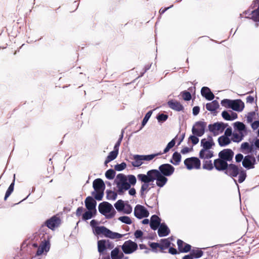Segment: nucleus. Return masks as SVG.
Instances as JSON below:
<instances>
[{
  "instance_id": "obj_34",
  "label": "nucleus",
  "mask_w": 259,
  "mask_h": 259,
  "mask_svg": "<svg viewBox=\"0 0 259 259\" xmlns=\"http://www.w3.org/2000/svg\"><path fill=\"white\" fill-rule=\"evenodd\" d=\"M118 154V153L116 151L113 150L110 152L105 161V164L107 165V163L115 159L117 157Z\"/></svg>"
},
{
  "instance_id": "obj_40",
  "label": "nucleus",
  "mask_w": 259,
  "mask_h": 259,
  "mask_svg": "<svg viewBox=\"0 0 259 259\" xmlns=\"http://www.w3.org/2000/svg\"><path fill=\"white\" fill-rule=\"evenodd\" d=\"M114 206L118 211H121L125 207V204L123 201L118 200L115 204Z\"/></svg>"
},
{
  "instance_id": "obj_49",
  "label": "nucleus",
  "mask_w": 259,
  "mask_h": 259,
  "mask_svg": "<svg viewBox=\"0 0 259 259\" xmlns=\"http://www.w3.org/2000/svg\"><path fill=\"white\" fill-rule=\"evenodd\" d=\"M126 167V164L125 162H122L120 164H117L115 165L114 168L117 171H121L125 169Z\"/></svg>"
},
{
  "instance_id": "obj_25",
  "label": "nucleus",
  "mask_w": 259,
  "mask_h": 259,
  "mask_svg": "<svg viewBox=\"0 0 259 259\" xmlns=\"http://www.w3.org/2000/svg\"><path fill=\"white\" fill-rule=\"evenodd\" d=\"M161 219L157 215H153L151 217L150 226L152 229L156 230L160 224Z\"/></svg>"
},
{
  "instance_id": "obj_50",
  "label": "nucleus",
  "mask_w": 259,
  "mask_h": 259,
  "mask_svg": "<svg viewBox=\"0 0 259 259\" xmlns=\"http://www.w3.org/2000/svg\"><path fill=\"white\" fill-rule=\"evenodd\" d=\"M168 118V115L164 114H159L157 116V119L159 122H164Z\"/></svg>"
},
{
  "instance_id": "obj_51",
  "label": "nucleus",
  "mask_w": 259,
  "mask_h": 259,
  "mask_svg": "<svg viewBox=\"0 0 259 259\" xmlns=\"http://www.w3.org/2000/svg\"><path fill=\"white\" fill-rule=\"evenodd\" d=\"M234 125L240 131H244L245 129V125L241 122H235Z\"/></svg>"
},
{
  "instance_id": "obj_44",
  "label": "nucleus",
  "mask_w": 259,
  "mask_h": 259,
  "mask_svg": "<svg viewBox=\"0 0 259 259\" xmlns=\"http://www.w3.org/2000/svg\"><path fill=\"white\" fill-rule=\"evenodd\" d=\"M243 135L242 134L234 133L232 138V140L234 142H239L242 140Z\"/></svg>"
},
{
  "instance_id": "obj_45",
  "label": "nucleus",
  "mask_w": 259,
  "mask_h": 259,
  "mask_svg": "<svg viewBox=\"0 0 259 259\" xmlns=\"http://www.w3.org/2000/svg\"><path fill=\"white\" fill-rule=\"evenodd\" d=\"M127 180L128 181V184H130L131 185L134 186L137 182V179L135 176L133 175H129L127 176Z\"/></svg>"
},
{
  "instance_id": "obj_3",
  "label": "nucleus",
  "mask_w": 259,
  "mask_h": 259,
  "mask_svg": "<svg viewBox=\"0 0 259 259\" xmlns=\"http://www.w3.org/2000/svg\"><path fill=\"white\" fill-rule=\"evenodd\" d=\"M98 208L99 212L106 215L107 219L112 218L116 213L112 205L108 202L105 201L100 203Z\"/></svg>"
},
{
  "instance_id": "obj_14",
  "label": "nucleus",
  "mask_w": 259,
  "mask_h": 259,
  "mask_svg": "<svg viewBox=\"0 0 259 259\" xmlns=\"http://www.w3.org/2000/svg\"><path fill=\"white\" fill-rule=\"evenodd\" d=\"M134 214L136 218L141 219L148 217L149 213L144 206L138 204L135 207Z\"/></svg>"
},
{
  "instance_id": "obj_39",
  "label": "nucleus",
  "mask_w": 259,
  "mask_h": 259,
  "mask_svg": "<svg viewBox=\"0 0 259 259\" xmlns=\"http://www.w3.org/2000/svg\"><path fill=\"white\" fill-rule=\"evenodd\" d=\"M95 214L93 210H88L82 214V219L83 220H88L91 219Z\"/></svg>"
},
{
  "instance_id": "obj_57",
  "label": "nucleus",
  "mask_w": 259,
  "mask_h": 259,
  "mask_svg": "<svg viewBox=\"0 0 259 259\" xmlns=\"http://www.w3.org/2000/svg\"><path fill=\"white\" fill-rule=\"evenodd\" d=\"M192 142L193 145H195L199 142V139L196 135L190 136L189 138Z\"/></svg>"
},
{
  "instance_id": "obj_41",
  "label": "nucleus",
  "mask_w": 259,
  "mask_h": 259,
  "mask_svg": "<svg viewBox=\"0 0 259 259\" xmlns=\"http://www.w3.org/2000/svg\"><path fill=\"white\" fill-rule=\"evenodd\" d=\"M107 199L108 200H115L117 197V193L112 190L107 191Z\"/></svg>"
},
{
  "instance_id": "obj_47",
  "label": "nucleus",
  "mask_w": 259,
  "mask_h": 259,
  "mask_svg": "<svg viewBox=\"0 0 259 259\" xmlns=\"http://www.w3.org/2000/svg\"><path fill=\"white\" fill-rule=\"evenodd\" d=\"M119 249L118 247H115L111 252V257L112 259H118Z\"/></svg>"
},
{
  "instance_id": "obj_10",
  "label": "nucleus",
  "mask_w": 259,
  "mask_h": 259,
  "mask_svg": "<svg viewBox=\"0 0 259 259\" xmlns=\"http://www.w3.org/2000/svg\"><path fill=\"white\" fill-rule=\"evenodd\" d=\"M228 125L223 122H216L208 125L209 131L213 134L214 136L222 133Z\"/></svg>"
},
{
  "instance_id": "obj_7",
  "label": "nucleus",
  "mask_w": 259,
  "mask_h": 259,
  "mask_svg": "<svg viewBox=\"0 0 259 259\" xmlns=\"http://www.w3.org/2000/svg\"><path fill=\"white\" fill-rule=\"evenodd\" d=\"M149 176V174L148 171L146 175L140 174L137 175L138 180L143 183L140 189V194L141 196L143 195L145 193H147L151 189L150 187H149V183L153 182L152 181L147 180L146 179V178L149 179L150 177Z\"/></svg>"
},
{
  "instance_id": "obj_31",
  "label": "nucleus",
  "mask_w": 259,
  "mask_h": 259,
  "mask_svg": "<svg viewBox=\"0 0 259 259\" xmlns=\"http://www.w3.org/2000/svg\"><path fill=\"white\" fill-rule=\"evenodd\" d=\"M218 143L221 147L225 146L231 143V140L228 137L222 136L218 138Z\"/></svg>"
},
{
  "instance_id": "obj_60",
  "label": "nucleus",
  "mask_w": 259,
  "mask_h": 259,
  "mask_svg": "<svg viewBox=\"0 0 259 259\" xmlns=\"http://www.w3.org/2000/svg\"><path fill=\"white\" fill-rule=\"evenodd\" d=\"M244 158V157H243V155L242 154H241V153L237 154L235 156L236 162H240L242 160V161L243 160Z\"/></svg>"
},
{
  "instance_id": "obj_12",
  "label": "nucleus",
  "mask_w": 259,
  "mask_h": 259,
  "mask_svg": "<svg viewBox=\"0 0 259 259\" xmlns=\"http://www.w3.org/2000/svg\"><path fill=\"white\" fill-rule=\"evenodd\" d=\"M184 164L188 169H199L201 166L199 158L194 157L186 158L184 160Z\"/></svg>"
},
{
  "instance_id": "obj_64",
  "label": "nucleus",
  "mask_w": 259,
  "mask_h": 259,
  "mask_svg": "<svg viewBox=\"0 0 259 259\" xmlns=\"http://www.w3.org/2000/svg\"><path fill=\"white\" fill-rule=\"evenodd\" d=\"M259 127V121L256 120L254 121L251 124V127L253 130H256Z\"/></svg>"
},
{
  "instance_id": "obj_43",
  "label": "nucleus",
  "mask_w": 259,
  "mask_h": 259,
  "mask_svg": "<svg viewBox=\"0 0 259 259\" xmlns=\"http://www.w3.org/2000/svg\"><path fill=\"white\" fill-rule=\"evenodd\" d=\"M115 175V171L112 169H108L105 173L106 177L109 179H113Z\"/></svg>"
},
{
  "instance_id": "obj_30",
  "label": "nucleus",
  "mask_w": 259,
  "mask_h": 259,
  "mask_svg": "<svg viewBox=\"0 0 259 259\" xmlns=\"http://www.w3.org/2000/svg\"><path fill=\"white\" fill-rule=\"evenodd\" d=\"M219 102L217 100H213L206 104V109L211 112H215L219 108Z\"/></svg>"
},
{
  "instance_id": "obj_4",
  "label": "nucleus",
  "mask_w": 259,
  "mask_h": 259,
  "mask_svg": "<svg viewBox=\"0 0 259 259\" xmlns=\"http://www.w3.org/2000/svg\"><path fill=\"white\" fill-rule=\"evenodd\" d=\"M96 233L98 235L102 234L105 237L112 239H120L123 235L113 232L104 226H98L95 228Z\"/></svg>"
},
{
  "instance_id": "obj_21",
  "label": "nucleus",
  "mask_w": 259,
  "mask_h": 259,
  "mask_svg": "<svg viewBox=\"0 0 259 259\" xmlns=\"http://www.w3.org/2000/svg\"><path fill=\"white\" fill-rule=\"evenodd\" d=\"M252 8H256L252 11L250 14V18L253 20L254 22L259 21V0H254L253 2Z\"/></svg>"
},
{
  "instance_id": "obj_9",
  "label": "nucleus",
  "mask_w": 259,
  "mask_h": 259,
  "mask_svg": "<svg viewBox=\"0 0 259 259\" xmlns=\"http://www.w3.org/2000/svg\"><path fill=\"white\" fill-rule=\"evenodd\" d=\"M206 126V122L202 121H197L193 125L192 132L193 135L201 137L204 134Z\"/></svg>"
},
{
  "instance_id": "obj_58",
  "label": "nucleus",
  "mask_w": 259,
  "mask_h": 259,
  "mask_svg": "<svg viewBox=\"0 0 259 259\" xmlns=\"http://www.w3.org/2000/svg\"><path fill=\"white\" fill-rule=\"evenodd\" d=\"M222 117L225 119V120H231V117H230V115L229 114V113L226 111H224L222 113Z\"/></svg>"
},
{
  "instance_id": "obj_26",
  "label": "nucleus",
  "mask_w": 259,
  "mask_h": 259,
  "mask_svg": "<svg viewBox=\"0 0 259 259\" xmlns=\"http://www.w3.org/2000/svg\"><path fill=\"white\" fill-rule=\"evenodd\" d=\"M201 94L203 97L208 100H212L214 98L213 94L208 87H202L201 90Z\"/></svg>"
},
{
  "instance_id": "obj_5",
  "label": "nucleus",
  "mask_w": 259,
  "mask_h": 259,
  "mask_svg": "<svg viewBox=\"0 0 259 259\" xmlns=\"http://www.w3.org/2000/svg\"><path fill=\"white\" fill-rule=\"evenodd\" d=\"M93 187L96 192L94 195L95 198L97 200H101L104 195L105 184L103 181L101 179L95 180L93 183Z\"/></svg>"
},
{
  "instance_id": "obj_48",
  "label": "nucleus",
  "mask_w": 259,
  "mask_h": 259,
  "mask_svg": "<svg viewBox=\"0 0 259 259\" xmlns=\"http://www.w3.org/2000/svg\"><path fill=\"white\" fill-rule=\"evenodd\" d=\"M152 110H150L146 113L142 122V126H144L147 123L152 114Z\"/></svg>"
},
{
  "instance_id": "obj_38",
  "label": "nucleus",
  "mask_w": 259,
  "mask_h": 259,
  "mask_svg": "<svg viewBox=\"0 0 259 259\" xmlns=\"http://www.w3.org/2000/svg\"><path fill=\"white\" fill-rule=\"evenodd\" d=\"M239 179L238 182L242 183L246 179V173L245 170H244L241 167L239 170Z\"/></svg>"
},
{
  "instance_id": "obj_59",
  "label": "nucleus",
  "mask_w": 259,
  "mask_h": 259,
  "mask_svg": "<svg viewBox=\"0 0 259 259\" xmlns=\"http://www.w3.org/2000/svg\"><path fill=\"white\" fill-rule=\"evenodd\" d=\"M106 247L108 249H112L114 247L113 243L109 240H105Z\"/></svg>"
},
{
  "instance_id": "obj_62",
  "label": "nucleus",
  "mask_w": 259,
  "mask_h": 259,
  "mask_svg": "<svg viewBox=\"0 0 259 259\" xmlns=\"http://www.w3.org/2000/svg\"><path fill=\"white\" fill-rule=\"evenodd\" d=\"M143 233L142 231L138 230L135 231L134 235L136 238H140L142 237Z\"/></svg>"
},
{
  "instance_id": "obj_17",
  "label": "nucleus",
  "mask_w": 259,
  "mask_h": 259,
  "mask_svg": "<svg viewBox=\"0 0 259 259\" xmlns=\"http://www.w3.org/2000/svg\"><path fill=\"white\" fill-rule=\"evenodd\" d=\"M234 152L230 149H225L221 151L218 154L220 158L227 161L232 160L234 156Z\"/></svg>"
},
{
  "instance_id": "obj_56",
  "label": "nucleus",
  "mask_w": 259,
  "mask_h": 259,
  "mask_svg": "<svg viewBox=\"0 0 259 259\" xmlns=\"http://www.w3.org/2000/svg\"><path fill=\"white\" fill-rule=\"evenodd\" d=\"M122 211L124 213L130 214L132 211V207L130 204H126L125 205V207Z\"/></svg>"
},
{
  "instance_id": "obj_23",
  "label": "nucleus",
  "mask_w": 259,
  "mask_h": 259,
  "mask_svg": "<svg viewBox=\"0 0 259 259\" xmlns=\"http://www.w3.org/2000/svg\"><path fill=\"white\" fill-rule=\"evenodd\" d=\"M168 107L171 109L180 112L183 111L184 110V106L181 103L176 100H171L167 102Z\"/></svg>"
},
{
  "instance_id": "obj_16",
  "label": "nucleus",
  "mask_w": 259,
  "mask_h": 259,
  "mask_svg": "<svg viewBox=\"0 0 259 259\" xmlns=\"http://www.w3.org/2000/svg\"><path fill=\"white\" fill-rule=\"evenodd\" d=\"M255 163V157L250 155L245 156L242 161V165L248 169L253 168Z\"/></svg>"
},
{
  "instance_id": "obj_55",
  "label": "nucleus",
  "mask_w": 259,
  "mask_h": 259,
  "mask_svg": "<svg viewBox=\"0 0 259 259\" xmlns=\"http://www.w3.org/2000/svg\"><path fill=\"white\" fill-rule=\"evenodd\" d=\"M255 115V113L254 112H251L248 113L247 116V121L248 123H251L252 122L253 119L255 118L254 116Z\"/></svg>"
},
{
  "instance_id": "obj_63",
  "label": "nucleus",
  "mask_w": 259,
  "mask_h": 259,
  "mask_svg": "<svg viewBox=\"0 0 259 259\" xmlns=\"http://www.w3.org/2000/svg\"><path fill=\"white\" fill-rule=\"evenodd\" d=\"M249 147L250 145L247 142L243 143L241 146V149L244 150H248Z\"/></svg>"
},
{
  "instance_id": "obj_53",
  "label": "nucleus",
  "mask_w": 259,
  "mask_h": 259,
  "mask_svg": "<svg viewBox=\"0 0 259 259\" xmlns=\"http://www.w3.org/2000/svg\"><path fill=\"white\" fill-rule=\"evenodd\" d=\"M182 97L185 101H190L191 99V95L189 92L184 91L182 93Z\"/></svg>"
},
{
  "instance_id": "obj_37",
  "label": "nucleus",
  "mask_w": 259,
  "mask_h": 259,
  "mask_svg": "<svg viewBox=\"0 0 259 259\" xmlns=\"http://www.w3.org/2000/svg\"><path fill=\"white\" fill-rule=\"evenodd\" d=\"M14 184H15V179L13 180V182L11 184L10 186L9 187L8 190L6 191V193L5 194L4 200L6 201L7 198L10 196V195L12 194V193L14 191Z\"/></svg>"
},
{
  "instance_id": "obj_20",
  "label": "nucleus",
  "mask_w": 259,
  "mask_h": 259,
  "mask_svg": "<svg viewBox=\"0 0 259 259\" xmlns=\"http://www.w3.org/2000/svg\"><path fill=\"white\" fill-rule=\"evenodd\" d=\"M50 248V243L49 240L45 239L42 241L40 243L39 246L37 249L36 255H40L44 252H47L49 251Z\"/></svg>"
},
{
  "instance_id": "obj_27",
  "label": "nucleus",
  "mask_w": 259,
  "mask_h": 259,
  "mask_svg": "<svg viewBox=\"0 0 259 259\" xmlns=\"http://www.w3.org/2000/svg\"><path fill=\"white\" fill-rule=\"evenodd\" d=\"M208 141H206L205 139H203L201 141V144L202 146V149L210 150L214 145L212 138L211 136L208 137Z\"/></svg>"
},
{
  "instance_id": "obj_15",
  "label": "nucleus",
  "mask_w": 259,
  "mask_h": 259,
  "mask_svg": "<svg viewBox=\"0 0 259 259\" xmlns=\"http://www.w3.org/2000/svg\"><path fill=\"white\" fill-rule=\"evenodd\" d=\"M158 169L162 175L166 177L172 175L175 171L174 167L168 163L161 164L159 166Z\"/></svg>"
},
{
  "instance_id": "obj_2",
  "label": "nucleus",
  "mask_w": 259,
  "mask_h": 259,
  "mask_svg": "<svg viewBox=\"0 0 259 259\" xmlns=\"http://www.w3.org/2000/svg\"><path fill=\"white\" fill-rule=\"evenodd\" d=\"M149 174V179L147 178V180L152 181L156 180V185L159 187H163L167 182L166 176L162 175L157 169H151L148 171Z\"/></svg>"
},
{
  "instance_id": "obj_46",
  "label": "nucleus",
  "mask_w": 259,
  "mask_h": 259,
  "mask_svg": "<svg viewBox=\"0 0 259 259\" xmlns=\"http://www.w3.org/2000/svg\"><path fill=\"white\" fill-rule=\"evenodd\" d=\"M118 220L120 221L121 222L124 223L126 224L130 225L132 223V221L130 217L127 216H122L118 218Z\"/></svg>"
},
{
  "instance_id": "obj_1",
  "label": "nucleus",
  "mask_w": 259,
  "mask_h": 259,
  "mask_svg": "<svg viewBox=\"0 0 259 259\" xmlns=\"http://www.w3.org/2000/svg\"><path fill=\"white\" fill-rule=\"evenodd\" d=\"M171 243L169 240V238L162 239L160 240L159 243L157 242H149V245L151 248L152 251L154 252H158V248L159 249V251L162 253H166L165 250L168 248V252L171 254L175 255L179 254L180 252L186 253L191 251V246L184 242L181 239H178L177 245L178 250L177 249L171 247Z\"/></svg>"
},
{
  "instance_id": "obj_36",
  "label": "nucleus",
  "mask_w": 259,
  "mask_h": 259,
  "mask_svg": "<svg viewBox=\"0 0 259 259\" xmlns=\"http://www.w3.org/2000/svg\"><path fill=\"white\" fill-rule=\"evenodd\" d=\"M106 248L105 239L100 240L98 241V249L100 253H103Z\"/></svg>"
},
{
  "instance_id": "obj_6",
  "label": "nucleus",
  "mask_w": 259,
  "mask_h": 259,
  "mask_svg": "<svg viewBox=\"0 0 259 259\" xmlns=\"http://www.w3.org/2000/svg\"><path fill=\"white\" fill-rule=\"evenodd\" d=\"M162 153L159 152L155 154L148 155H136L134 156V161L132 162L133 166L135 167H139L143 164V161H150L156 156L160 155Z\"/></svg>"
},
{
  "instance_id": "obj_35",
  "label": "nucleus",
  "mask_w": 259,
  "mask_h": 259,
  "mask_svg": "<svg viewBox=\"0 0 259 259\" xmlns=\"http://www.w3.org/2000/svg\"><path fill=\"white\" fill-rule=\"evenodd\" d=\"M190 254L193 258H198L201 257L203 254V252L200 249L191 250Z\"/></svg>"
},
{
  "instance_id": "obj_8",
  "label": "nucleus",
  "mask_w": 259,
  "mask_h": 259,
  "mask_svg": "<svg viewBox=\"0 0 259 259\" xmlns=\"http://www.w3.org/2000/svg\"><path fill=\"white\" fill-rule=\"evenodd\" d=\"M122 251L125 254H131L134 252L138 249V244L132 241L128 240L124 242L122 245L121 246Z\"/></svg>"
},
{
  "instance_id": "obj_13",
  "label": "nucleus",
  "mask_w": 259,
  "mask_h": 259,
  "mask_svg": "<svg viewBox=\"0 0 259 259\" xmlns=\"http://www.w3.org/2000/svg\"><path fill=\"white\" fill-rule=\"evenodd\" d=\"M61 220L58 215H55L45 222V225L49 229L53 230L61 224Z\"/></svg>"
},
{
  "instance_id": "obj_29",
  "label": "nucleus",
  "mask_w": 259,
  "mask_h": 259,
  "mask_svg": "<svg viewBox=\"0 0 259 259\" xmlns=\"http://www.w3.org/2000/svg\"><path fill=\"white\" fill-rule=\"evenodd\" d=\"M169 233L170 230L165 224L162 223L159 226L158 230V234L159 237L166 236L168 235Z\"/></svg>"
},
{
  "instance_id": "obj_42",
  "label": "nucleus",
  "mask_w": 259,
  "mask_h": 259,
  "mask_svg": "<svg viewBox=\"0 0 259 259\" xmlns=\"http://www.w3.org/2000/svg\"><path fill=\"white\" fill-rule=\"evenodd\" d=\"M175 144H176L175 140V139H174L167 144L166 147L164 149L163 152H162V154L163 153H166L167 152H168L169 150H170V149H171L173 147H174ZM160 152L161 153V152Z\"/></svg>"
},
{
  "instance_id": "obj_28",
  "label": "nucleus",
  "mask_w": 259,
  "mask_h": 259,
  "mask_svg": "<svg viewBox=\"0 0 259 259\" xmlns=\"http://www.w3.org/2000/svg\"><path fill=\"white\" fill-rule=\"evenodd\" d=\"M199 156L202 159H209L213 156V152L210 150L202 149L199 152Z\"/></svg>"
},
{
  "instance_id": "obj_19",
  "label": "nucleus",
  "mask_w": 259,
  "mask_h": 259,
  "mask_svg": "<svg viewBox=\"0 0 259 259\" xmlns=\"http://www.w3.org/2000/svg\"><path fill=\"white\" fill-rule=\"evenodd\" d=\"M214 168L218 171H225L228 167V163L219 157L213 161Z\"/></svg>"
},
{
  "instance_id": "obj_54",
  "label": "nucleus",
  "mask_w": 259,
  "mask_h": 259,
  "mask_svg": "<svg viewBox=\"0 0 259 259\" xmlns=\"http://www.w3.org/2000/svg\"><path fill=\"white\" fill-rule=\"evenodd\" d=\"M123 138V135L121 134L120 137L119 138L117 142L116 143L114 147V151H116L118 153L119 147L120 145L121 142L122 141Z\"/></svg>"
},
{
  "instance_id": "obj_32",
  "label": "nucleus",
  "mask_w": 259,
  "mask_h": 259,
  "mask_svg": "<svg viewBox=\"0 0 259 259\" xmlns=\"http://www.w3.org/2000/svg\"><path fill=\"white\" fill-rule=\"evenodd\" d=\"M181 160V154L177 152H175L174 153L172 159L170 160V162L175 165H179Z\"/></svg>"
},
{
  "instance_id": "obj_33",
  "label": "nucleus",
  "mask_w": 259,
  "mask_h": 259,
  "mask_svg": "<svg viewBox=\"0 0 259 259\" xmlns=\"http://www.w3.org/2000/svg\"><path fill=\"white\" fill-rule=\"evenodd\" d=\"M202 168L208 170H211L214 168L213 163L209 159H204L203 161Z\"/></svg>"
},
{
  "instance_id": "obj_52",
  "label": "nucleus",
  "mask_w": 259,
  "mask_h": 259,
  "mask_svg": "<svg viewBox=\"0 0 259 259\" xmlns=\"http://www.w3.org/2000/svg\"><path fill=\"white\" fill-rule=\"evenodd\" d=\"M232 100L229 99H224L221 101V104L223 106L226 108H230L231 107Z\"/></svg>"
},
{
  "instance_id": "obj_24",
  "label": "nucleus",
  "mask_w": 259,
  "mask_h": 259,
  "mask_svg": "<svg viewBox=\"0 0 259 259\" xmlns=\"http://www.w3.org/2000/svg\"><path fill=\"white\" fill-rule=\"evenodd\" d=\"M244 107V103L241 100H232L230 108L236 111H241Z\"/></svg>"
},
{
  "instance_id": "obj_61",
  "label": "nucleus",
  "mask_w": 259,
  "mask_h": 259,
  "mask_svg": "<svg viewBox=\"0 0 259 259\" xmlns=\"http://www.w3.org/2000/svg\"><path fill=\"white\" fill-rule=\"evenodd\" d=\"M84 210V208L83 207H78L76 211V215L77 217H80Z\"/></svg>"
},
{
  "instance_id": "obj_11",
  "label": "nucleus",
  "mask_w": 259,
  "mask_h": 259,
  "mask_svg": "<svg viewBox=\"0 0 259 259\" xmlns=\"http://www.w3.org/2000/svg\"><path fill=\"white\" fill-rule=\"evenodd\" d=\"M117 188L127 190L131 188L130 184L127 182V177L122 174H118L115 180Z\"/></svg>"
},
{
  "instance_id": "obj_18",
  "label": "nucleus",
  "mask_w": 259,
  "mask_h": 259,
  "mask_svg": "<svg viewBox=\"0 0 259 259\" xmlns=\"http://www.w3.org/2000/svg\"><path fill=\"white\" fill-rule=\"evenodd\" d=\"M240 169L234 164H228V167L225 169V173L232 178L236 177L239 174Z\"/></svg>"
},
{
  "instance_id": "obj_22",
  "label": "nucleus",
  "mask_w": 259,
  "mask_h": 259,
  "mask_svg": "<svg viewBox=\"0 0 259 259\" xmlns=\"http://www.w3.org/2000/svg\"><path fill=\"white\" fill-rule=\"evenodd\" d=\"M84 203L85 207L88 210H93L94 214L96 213L97 210L96 209V206L97 205V202L92 197H87L84 201Z\"/></svg>"
}]
</instances>
